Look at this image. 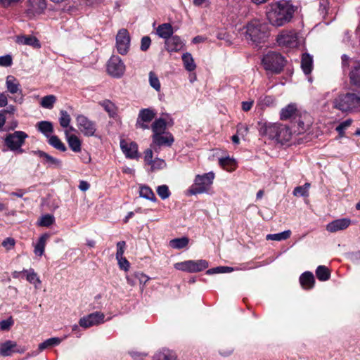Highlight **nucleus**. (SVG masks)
Instances as JSON below:
<instances>
[{
    "label": "nucleus",
    "mask_w": 360,
    "mask_h": 360,
    "mask_svg": "<svg viewBox=\"0 0 360 360\" xmlns=\"http://www.w3.org/2000/svg\"><path fill=\"white\" fill-rule=\"evenodd\" d=\"M295 11V7L290 1L280 0L271 5L266 17L271 25L281 27L291 20Z\"/></svg>",
    "instance_id": "f257e3e1"
},
{
    "label": "nucleus",
    "mask_w": 360,
    "mask_h": 360,
    "mask_svg": "<svg viewBox=\"0 0 360 360\" xmlns=\"http://www.w3.org/2000/svg\"><path fill=\"white\" fill-rule=\"evenodd\" d=\"M173 124L172 120L170 122L166 121L163 118L156 119L151 124L150 129L153 132L152 143L150 147L158 151L161 147H170L174 142V136L171 132L167 130V126Z\"/></svg>",
    "instance_id": "f03ea898"
},
{
    "label": "nucleus",
    "mask_w": 360,
    "mask_h": 360,
    "mask_svg": "<svg viewBox=\"0 0 360 360\" xmlns=\"http://www.w3.org/2000/svg\"><path fill=\"white\" fill-rule=\"evenodd\" d=\"M333 108L342 112H353L360 110V89H351L341 93L333 101Z\"/></svg>",
    "instance_id": "7ed1b4c3"
},
{
    "label": "nucleus",
    "mask_w": 360,
    "mask_h": 360,
    "mask_svg": "<svg viewBox=\"0 0 360 360\" xmlns=\"http://www.w3.org/2000/svg\"><path fill=\"white\" fill-rule=\"evenodd\" d=\"M245 38L255 45L263 43L269 37V26L257 20L250 22L246 25Z\"/></svg>",
    "instance_id": "20e7f679"
},
{
    "label": "nucleus",
    "mask_w": 360,
    "mask_h": 360,
    "mask_svg": "<svg viewBox=\"0 0 360 360\" xmlns=\"http://www.w3.org/2000/svg\"><path fill=\"white\" fill-rule=\"evenodd\" d=\"M341 68L343 73L348 72L350 84L360 89V60H353L343 54L341 56Z\"/></svg>",
    "instance_id": "39448f33"
},
{
    "label": "nucleus",
    "mask_w": 360,
    "mask_h": 360,
    "mask_svg": "<svg viewBox=\"0 0 360 360\" xmlns=\"http://www.w3.org/2000/svg\"><path fill=\"white\" fill-rule=\"evenodd\" d=\"M214 179V173L210 172L202 175L195 176L193 184L188 191L191 195L207 193Z\"/></svg>",
    "instance_id": "423d86ee"
},
{
    "label": "nucleus",
    "mask_w": 360,
    "mask_h": 360,
    "mask_svg": "<svg viewBox=\"0 0 360 360\" xmlns=\"http://www.w3.org/2000/svg\"><path fill=\"white\" fill-rule=\"evenodd\" d=\"M262 64L266 70L278 74L283 70L285 65V60L281 54L272 51L264 56Z\"/></svg>",
    "instance_id": "0eeeda50"
},
{
    "label": "nucleus",
    "mask_w": 360,
    "mask_h": 360,
    "mask_svg": "<svg viewBox=\"0 0 360 360\" xmlns=\"http://www.w3.org/2000/svg\"><path fill=\"white\" fill-rule=\"evenodd\" d=\"M28 135L22 131H15L13 133L6 134L4 139V143L7 148L13 152L22 153L24 150L22 146L25 144Z\"/></svg>",
    "instance_id": "6e6552de"
},
{
    "label": "nucleus",
    "mask_w": 360,
    "mask_h": 360,
    "mask_svg": "<svg viewBox=\"0 0 360 360\" xmlns=\"http://www.w3.org/2000/svg\"><path fill=\"white\" fill-rule=\"evenodd\" d=\"M209 266L205 259L186 260L174 264V268L177 270L190 273L199 272L205 270Z\"/></svg>",
    "instance_id": "1a4fd4ad"
},
{
    "label": "nucleus",
    "mask_w": 360,
    "mask_h": 360,
    "mask_svg": "<svg viewBox=\"0 0 360 360\" xmlns=\"http://www.w3.org/2000/svg\"><path fill=\"white\" fill-rule=\"evenodd\" d=\"M6 87L8 92L11 94H18L12 98L14 102L22 104L24 101V95L21 89L20 84L18 79L13 75H8L6 79Z\"/></svg>",
    "instance_id": "9d476101"
},
{
    "label": "nucleus",
    "mask_w": 360,
    "mask_h": 360,
    "mask_svg": "<svg viewBox=\"0 0 360 360\" xmlns=\"http://www.w3.org/2000/svg\"><path fill=\"white\" fill-rule=\"evenodd\" d=\"M77 126L86 136H93L96 131V124L84 115L76 116Z\"/></svg>",
    "instance_id": "9b49d317"
},
{
    "label": "nucleus",
    "mask_w": 360,
    "mask_h": 360,
    "mask_svg": "<svg viewBox=\"0 0 360 360\" xmlns=\"http://www.w3.org/2000/svg\"><path fill=\"white\" fill-rule=\"evenodd\" d=\"M276 41L279 46L294 48L298 45V36L294 30H283L278 36Z\"/></svg>",
    "instance_id": "f8f14e48"
},
{
    "label": "nucleus",
    "mask_w": 360,
    "mask_h": 360,
    "mask_svg": "<svg viewBox=\"0 0 360 360\" xmlns=\"http://www.w3.org/2000/svg\"><path fill=\"white\" fill-rule=\"evenodd\" d=\"M107 70L113 77L120 78L124 73L125 65L117 56H112L108 62Z\"/></svg>",
    "instance_id": "ddd939ff"
},
{
    "label": "nucleus",
    "mask_w": 360,
    "mask_h": 360,
    "mask_svg": "<svg viewBox=\"0 0 360 360\" xmlns=\"http://www.w3.org/2000/svg\"><path fill=\"white\" fill-rule=\"evenodd\" d=\"M105 322V315L101 311H95L82 317L79 321V326L88 328L98 326Z\"/></svg>",
    "instance_id": "4468645a"
},
{
    "label": "nucleus",
    "mask_w": 360,
    "mask_h": 360,
    "mask_svg": "<svg viewBox=\"0 0 360 360\" xmlns=\"http://www.w3.org/2000/svg\"><path fill=\"white\" fill-rule=\"evenodd\" d=\"M130 47V36L126 29H121L116 36V48L121 55H126Z\"/></svg>",
    "instance_id": "2eb2a0df"
},
{
    "label": "nucleus",
    "mask_w": 360,
    "mask_h": 360,
    "mask_svg": "<svg viewBox=\"0 0 360 360\" xmlns=\"http://www.w3.org/2000/svg\"><path fill=\"white\" fill-rule=\"evenodd\" d=\"M155 116V112L150 108L141 109L138 115L136 127L142 129H148L150 128L148 123L150 122Z\"/></svg>",
    "instance_id": "dca6fc26"
},
{
    "label": "nucleus",
    "mask_w": 360,
    "mask_h": 360,
    "mask_svg": "<svg viewBox=\"0 0 360 360\" xmlns=\"http://www.w3.org/2000/svg\"><path fill=\"white\" fill-rule=\"evenodd\" d=\"M25 13L29 18L41 14L46 7V0H27Z\"/></svg>",
    "instance_id": "f3484780"
},
{
    "label": "nucleus",
    "mask_w": 360,
    "mask_h": 360,
    "mask_svg": "<svg viewBox=\"0 0 360 360\" xmlns=\"http://www.w3.org/2000/svg\"><path fill=\"white\" fill-rule=\"evenodd\" d=\"M278 124L277 123H270L266 122H259V132L262 136H266L269 139L276 140Z\"/></svg>",
    "instance_id": "a211bd4d"
},
{
    "label": "nucleus",
    "mask_w": 360,
    "mask_h": 360,
    "mask_svg": "<svg viewBox=\"0 0 360 360\" xmlns=\"http://www.w3.org/2000/svg\"><path fill=\"white\" fill-rule=\"evenodd\" d=\"M352 221L349 218L338 219L332 221L326 225V230L330 233H335L347 229Z\"/></svg>",
    "instance_id": "6ab92c4d"
},
{
    "label": "nucleus",
    "mask_w": 360,
    "mask_h": 360,
    "mask_svg": "<svg viewBox=\"0 0 360 360\" xmlns=\"http://www.w3.org/2000/svg\"><path fill=\"white\" fill-rule=\"evenodd\" d=\"M184 43L177 35H172L165 42V49L168 52H178L183 49Z\"/></svg>",
    "instance_id": "aec40b11"
},
{
    "label": "nucleus",
    "mask_w": 360,
    "mask_h": 360,
    "mask_svg": "<svg viewBox=\"0 0 360 360\" xmlns=\"http://www.w3.org/2000/svg\"><path fill=\"white\" fill-rule=\"evenodd\" d=\"M120 148L127 158L134 159L138 157V146L135 142L128 143L124 140H121Z\"/></svg>",
    "instance_id": "412c9836"
},
{
    "label": "nucleus",
    "mask_w": 360,
    "mask_h": 360,
    "mask_svg": "<svg viewBox=\"0 0 360 360\" xmlns=\"http://www.w3.org/2000/svg\"><path fill=\"white\" fill-rule=\"evenodd\" d=\"M291 137L292 132L290 128L285 125L279 124L276 141L281 144H285L291 139Z\"/></svg>",
    "instance_id": "4be33fe9"
},
{
    "label": "nucleus",
    "mask_w": 360,
    "mask_h": 360,
    "mask_svg": "<svg viewBox=\"0 0 360 360\" xmlns=\"http://www.w3.org/2000/svg\"><path fill=\"white\" fill-rule=\"evenodd\" d=\"M297 114L298 112L296 108V105L293 103H290L281 109L280 112V118L282 120H286L290 118L296 120Z\"/></svg>",
    "instance_id": "5701e85b"
},
{
    "label": "nucleus",
    "mask_w": 360,
    "mask_h": 360,
    "mask_svg": "<svg viewBox=\"0 0 360 360\" xmlns=\"http://www.w3.org/2000/svg\"><path fill=\"white\" fill-rule=\"evenodd\" d=\"M152 360H178L176 353L169 349L163 348L158 351Z\"/></svg>",
    "instance_id": "b1692460"
},
{
    "label": "nucleus",
    "mask_w": 360,
    "mask_h": 360,
    "mask_svg": "<svg viewBox=\"0 0 360 360\" xmlns=\"http://www.w3.org/2000/svg\"><path fill=\"white\" fill-rule=\"evenodd\" d=\"M67 142L69 147L75 153H79L82 149V143L79 139L75 134H70L68 130L65 131Z\"/></svg>",
    "instance_id": "393cba45"
},
{
    "label": "nucleus",
    "mask_w": 360,
    "mask_h": 360,
    "mask_svg": "<svg viewBox=\"0 0 360 360\" xmlns=\"http://www.w3.org/2000/svg\"><path fill=\"white\" fill-rule=\"evenodd\" d=\"M33 153L35 155L39 156L40 158H44L45 161L44 163L47 164L49 167H61V161L59 159L53 158V156L49 155L48 153L39 150H35Z\"/></svg>",
    "instance_id": "a878e982"
},
{
    "label": "nucleus",
    "mask_w": 360,
    "mask_h": 360,
    "mask_svg": "<svg viewBox=\"0 0 360 360\" xmlns=\"http://www.w3.org/2000/svg\"><path fill=\"white\" fill-rule=\"evenodd\" d=\"M156 33L160 37L167 40L173 35L174 30L171 24L163 23L158 27Z\"/></svg>",
    "instance_id": "bb28decb"
},
{
    "label": "nucleus",
    "mask_w": 360,
    "mask_h": 360,
    "mask_svg": "<svg viewBox=\"0 0 360 360\" xmlns=\"http://www.w3.org/2000/svg\"><path fill=\"white\" fill-rule=\"evenodd\" d=\"M314 276L310 271H305L300 277V283L303 288L311 289L314 285Z\"/></svg>",
    "instance_id": "cd10ccee"
},
{
    "label": "nucleus",
    "mask_w": 360,
    "mask_h": 360,
    "mask_svg": "<svg viewBox=\"0 0 360 360\" xmlns=\"http://www.w3.org/2000/svg\"><path fill=\"white\" fill-rule=\"evenodd\" d=\"M301 68L305 75L311 73L313 68V58L307 53L302 54L301 59Z\"/></svg>",
    "instance_id": "c85d7f7f"
},
{
    "label": "nucleus",
    "mask_w": 360,
    "mask_h": 360,
    "mask_svg": "<svg viewBox=\"0 0 360 360\" xmlns=\"http://www.w3.org/2000/svg\"><path fill=\"white\" fill-rule=\"evenodd\" d=\"M37 129L46 138L50 137L53 132V124L49 121H40L37 122Z\"/></svg>",
    "instance_id": "c756f323"
},
{
    "label": "nucleus",
    "mask_w": 360,
    "mask_h": 360,
    "mask_svg": "<svg viewBox=\"0 0 360 360\" xmlns=\"http://www.w3.org/2000/svg\"><path fill=\"white\" fill-rule=\"evenodd\" d=\"M49 238V235L48 233L42 234L38 241L34 245V252L37 256H42L44 252V249L46 243V240Z\"/></svg>",
    "instance_id": "7c9ffc66"
},
{
    "label": "nucleus",
    "mask_w": 360,
    "mask_h": 360,
    "mask_svg": "<svg viewBox=\"0 0 360 360\" xmlns=\"http://www.w3.org/2000/svg\"><path fill=\"white\" fill-rule=\"evenodd\" d=\"M139 195L140 197L149 200L152 202H156L157 198L152 189L148 186H141L139 188Z\"/></svg>",
    "instance_id": "2f4dec72"
},
{
    "label": "nucleus",
    "mask_w": 360,
    "mask_h": 360,
    "mask_svg": "<svg viewBox=\"0 0 360 360\" xmlns=\"http://www.w3.org/2000/svg\"><path fill=\"white\" fill-rule=\"evenodd\" d=\"M15 346L16 343L11 340H7L4 343L0 344V354L3 356H10Z\"/></svg>",
    "instance_id": "473e14b6"
},
{
    "label": "nucleus",
    "mask_w": 360,
    "mask_h": 360,
    "mask_svg": "<svg viewBox=\"0 0 360 360\" xmlns=\"http://www.w3.org/2000/svg\"><path fill=\"white\" fill-rule=\"evenodd\" d=\"M22 272L25 273L26 279L30 283L34 285L35 288H38V286L41 284V280L39 279L37 274L34 272L33 269H24Z\"/></svg>",
    "instance_id": "72a5a7b5"
},
{
    "label": "nucleus",
    "mask_w": 360,
    "mask_h": 360,
    "mask_svg": "<svg viewBox=\"0 0 360 360\" xmlns=\"http://www.w3.org/2000/svg\"><path fill=\"white\" fill-rule=\"evenodd\" d=\"M181 58H182L184 68L186 70L191 72L195 69L196 65L194 62L192 55L190 53H188V52L184 53L182 55Z\"/></svg>",
    "instance_id": "f704fd0d"
},
{
    "label": "nucleus",
    "mask_w": 360,
    "mask_h": 360,
    "mask_svg": "<svg viewBox=\"0 0 360 360\" xmlns=\"http://www.w3.org/2000/svg\"><path fill=\"white\" fill-rule=\"evenodd\" d=\"M48 139H49L48 142L51 146H53V148H55L56 149H57L60 151H62V152L66 151V150H67L66 146L60 140V139L57 136L51 135V136H50V137H48Z\"/></svg>",
    "instance_id": "c9c22d12"
},
{
    "label": "nucleus",
    "mask_w": 360,
    "mask_h": 360,
    "mask_svg": "<svg viewBox=\"0 0 360 360\" xmlns=\"http://www.w3.org/2000/svg\"><path fill=\"white\" fill-rule=\"evenodd\" d=\"M317 278L321 281H328L330 277V272L326 266H319L316 270Z\"/></svg>",
    "instance_id": "e433bc0d"
},
{
    "label": "nucleus",
    "mask_w": 360,
    "mask_h": 360,
    "mask_svg": "<svg viewBox=\"0 0 360 360\" xmlns=\"http://www.w3.org/2000/svg\"><path fill=\"white\" fill-rule=\"evenodd\" d=\"M18 42L24 45H29L34 48H39V41L34 37H25L22 36L18 39Z\"/></svg>",
    "instance_id": "4c0bfd02"
},
{
    "label": "nucleus",
    "mask_w": 360,
    "mask_h": 360,
    "mask_svg": "<svg viewBox=\"0 0 360 360\" xmlns=\"http://www.w3.org/2000/svg\"><path fill=\"white\" fill-rule=\"evenodd\" d=\"M61 342V340L59 338H51L39 345V350L40 352L45 349L55 347L58 345Z\"/></svg>",
    "instance_id": "58836bf2"
},
{
    "label": "nucleus",
    "mask_w": 360,
    "mask_h": 360,
    "mask_svg": "<svg viewBox=\"0 0 360 360\" xmlns=\"http://www.w3.org/2000/svg\"><path fill=\"white\" fill-rule=\"evenodd\" d=\"M189 240L187 237L177 238L169 241V245L174 249H182L187 246Z\"/></svg>",
    "instance_id": "ea45409f"
},
{
    "label": "nucleus",
    "mask_w": 360,
    "mask_h": 360,
    "mask_svg": "<svg viewBox=\"0 0 360 360\" xmlns=\"http://www.w3.org/2000/svg\"><path fill=\"white\" fill-rule=\"evenodd\" d=\"M56 97L54 95H48L41 98L40 105L46 109H52L56 102Z\"/></svg>",
    "instance_id": "a19ab883"
},
{
    "label": "nucleus",
    "mask_w": 360,
    "mask_h": 360,
    "mask_svg": "<svg viewBox=\"0 0 360 360\" xmlns=\"http://www.w3.org/2000/svg\"><path fill=\"white\" fill-rule=\"evenodd\" d=\"M290 234L291 231L290 230H287L278 233L268 234L266 238V240L281 241L288 239L290 236Z\"/></svg>",
    "instance_id": "79ce46f5"
},
{
    "label": "nucleus",
    "mask_w": 360,
    "mask_h": 360,
    "mask_svg": "<svg viewBox=\"0 0 360 360\" xmlns=\"http://www.w3.org/2000/svg\"><path fill=\"white\" fill-rule=\"evenodd\" d=\"M102 107L109 114L110 117H114L117 115V108L115 104L109 100H105L101 103Z\"/></svg>",
    "instance_id": "37998d69"
},
{
    "label": "nucleus",
    "mask_w": 360,
    "mask_h": 360,
    "mask_svg": "<svg viewBox=\"0 0 360 360\" xmlns=\"http://www.w3.org/2000/svg\"><path fill=\"white\" fill-rule=\"evenodd\" d=\"M310 186L309 183H305L303 186H297L293 190V195L295 196H308V190Z\"/></svg>",
    "instance_id": "c03bdc74"
},
{
    "label": "nucleus",
    "mask_w": 360,
    "mask_h": 360,
    "mask_svg": "<svg viewBox=\"0 0 360 360\" xmlns=\"http://www.w3.org/2000/svg\"><path fill=\"white\" fill-rule=\"evenodd\" d=\"M149 84L156 91L159 92L161 89V85L158 76L153 72H149Z\"/></svg>",
    "instance_id": "a18cd8bd"
},
{
    "label": "nucleus",
    "mask_w": 360,
    "mask_h": 360,
    "mask_svg": "<svg viewBox=\"0 0 360 360\" xmlns=\"http://www.w3.org/2000/svg\"><path fill=\"white\" fill-rule=\"evenodd\" d=\"M60 117L59 118V122L60 126L63 128H66L69 127L70 123V116L65 110H60Z\"/></svg>",
    "instance_id": "49530a36"
},
{
    "label": "nucleus",
    "mask_w": 360,
    "mask_h": 360,
    "mask_svg": "<svg viewBox=\"0 0 360 360\" xmlns=\"http://www.w3.org/2000/svg\"><path fill=\"white\" fill-rule=\"evenodd\" d=\"M274 101V98L271 96H260L257 101V105H259L262 108L264 107H267L273 104Z\"/></svg>",
    "instance_id": "de8ad7c7"
},
{
    "label": "nucleus",
    "mask_w": 360,
    "mask_h": 360,
    "mask_svg": "<svg viewBox=\"0 0 360 360\" xmlns=\"http://www.w3.org/2000/svg\"><path fill=\"white\" fill-rule=\"evenodd\" d=\"M54 221H55L54 217L52 214H47L43 215L41 217L39 224L41 226L49 227L51 225H52Z\"/></svg>",
    "instance_id": "09e8293b"
},
{
    "label": "nucleus",
    "mask_w": 360,
    "mask_h": 360,
    "mask_svg": "<svg viewBox=\"0 0 360 360\" xmlns=\"http://www.w3.org/2000/svg\"><path fill=\"white\" fill-rule=\"evenodd\" d=\"M232 267L229 266H217L215 268L210 269L207 271L206 274L208 275L214 274H224L229 273L233 271Z\"/></svg>",
    "instance_id": "8fccbe9b"
},
{
    "label": "nucleus",
    "mask_w": 360,
    "mask_h": 360,
    "mask_svg": "<svg viewBox=\"0 0 360 360\" xmlns=\"http://www.w3.org/2000/svg\"><path fill=\"white\" fill-rule=\"evenodd\" d=\"M329 11V2L328 0H319V14L323 18H325L328 15Z\"/></svg>",
    "instance_id": "3c124183"
},
{
    "label": "nucleus",
    "mask_w": 360,
    "mask_h": 360,
    "mask_svg": "<svg viewBox=\"0 0 360 360\" xmlns=\"http://www.w3.org/2000/svg\"><path fill=\"white\" fill-rule=\"evenodd\" d=\"M157 193L162 199L165 200L170 196V191L167 185H161L158 186L156 189Z\"/></svg>",
    "instance_id": "603ef678"
},
{
    "label": "nucleus",
    "mask_w": 360,
    "mask_h": 360,
    "mask_svg": "<svg viewBox=\"0 0 360 360\" xmlns=\"http://www.w3.org/2000/svg\"><path fill=\"white\" fill-rule=\"evenodd\" d=\"M149 165L151 166V169L153 171H154V170H158V169H161L165 168L166 167V162L162 159L156 158V159L153 160L150 163Z\"/></svg>",
    "instance_id": "864d4df0"
},
{
    "label": "nucleus",
    "mask_w": 360,
    "mask_h": 360,
    "mask_svg": "<svg viewBox=\"0 0 360 360\" xmlns=\"http://www.w3.org/2000/svg\"><path fill=\"white\" fill-rule=\"evenodd\" d=\"M1 245L6 250H11L15 247V240L13 238L8 237L3 240Z\"/></svg>",
    "instance_id": "5fc2aeb1"
},
{
    "label": "nucleus",
    "mask_w": 360,
    "mask_h": 360,
    "mask_svg": "<svg viewBox=\"0 0 360 360\" xmlns=\"http://www.w3.org/2000/svg\"><path fill=\"white\" fill-rule=\"evenodd\" d=\"M13 323L14 322L12 317H9L6 320H2L0 321V330L3 331L8 330Z\"/></svg>",
    "instance_id": "6e6d98bb"
},
{
    "label": "nucleus",
    "mask_w": 360,
    "mask_h": 360,
    "mask_svg": "<svg viewBox=\"0 0 360 360\" xmlns=\"http://www.w3.org/2000/svg\"><path fill=\"white\" fill-rule=\"evenodd\" d=\"M13 64V58L11 55L7 54L0 56V66L10 67Z\"/></svg>",
    "instance_id": "4d7b16f0"
},
{
    "label": "nucleus",
    "mask_w": 360,
    "mask_h": 360,
    "mask_svg": "<svg viewBox=\"0 0 360 360\" xmlns=\"http://www.w3.org/2000/svg\"><path fill=\"white\" fill-rule=\"evenodd\" d=\"M125 248H126L125 241H119L117 243L116 259L122 258V257H123Z\"/></svg>",
    "instance_id": "13d9d810"
},
{
    "label": "nucleus",
    "mask_w": 360,
    "mask_h": 360,
    "mask_svg": "<svg viewBox=\"0 0 360 360\" xmlns=\"http://www.w3.org/2000/svg\"><path fill=\"white\" fill-rule=\"evenodd\" d=\"M151 39L149 37L145 36L142 37L140 46L141 50L143 51H146L149 49Z\"/></svg>",
    "instance_id": "bf43d9fd"
},
{
    "label": "nucleus",
    "mask_w": 360,
    "mask_h": 360,
    "mask_svg": "<svg viewBox=\"0 0 360 360\" xmlns=\"http://www.w3.org/2000/svg\"><path fill=\"white\" fill-rule=\"evenodd\" d=\"M134 278L139 281L140 284L145 285L149 280V277L142 272H134Z\"/></svg>",
    "instance_id": "052dcab7"
},
{
    "label": "nucleus",
    "mask_w": 360,
    "mask_h": 360,
    "mask_svg": "<svg viewBox=\"0 0 360 360\" xmlns=\"http://www.w3.org/2000/svg\"><path fill=\"white\" fill-rule=\"evenodd\" d=\"M348 257L354 264L360 265V250L349 253Z\"/></svg>",
    "instance_id": "680f3d73"
},
{
    "label": "nucleus",
    "mask_w": 360,
    "mask_h": 360,
    "mask_svg": "<svg viewBox=\"0 0 360 360\" xmlns=\"http://www.w3.org/2000/svg\"><path fill=\"white\" fill-rule=\"evenodd\" d=\"M117 260L121 269H123L125 271L129 270L130 264L125 257H122V258L117 259Z\"/></svg>",
    "instance_id": "e2e57ef3"
},
{
    "label": "nucleus",
    "mask_w": 360,
    "mask_h": 360,
    "mask_svg": "<svg viewBox=\"0 0 360 360\" xmlns=\"http://www.w3.org/2000/svg\"><path fill=\"white\" fill-rule=\"evenodd\" d=\"M20 0H0V4L5 8L11 6L18 3Z\"/></svg>",
    "instance_id": "0e129e2a"
},
{
    "label": "nucleus",
    "mask_w": 360,
    "mask_h": 360,
    "mask_svg": "<svg viewBox=\"0 0 360 360\" xmlns=\"http://www.w3.org/2000/svg\"><path fill=\"white\" fill-rule=\"evenodd\" d=\"M144 153V160L148 165H150V163L153 160V150L151 149H147Z\"/></svg>",
    "instance_id": "69168bd1"
},
{
    "label": "nucleus",
    "mask_w": 360,
    "mask_h": 360,
    "mask_svg": "<svg viewBox=\"0 0 360 360\" xmlns=\"http://www.w3.org/2000/svg\"><path fill=\"white\" fill-rule=\"evenodd\" d=\"M15 111H16V108L13 105H7L6 108L2 110L0 112L1 113H4V115H5V114H6V113L10 114V115H13L15 112Z\"/></svg>",
    "instance_id": "338daca9"
},
{
    "label": "nucleus",
    "mask_w": 360,
    "mask_h": 360,
    "mask_svg": "<svg viewBox=\"0 0 360 360\" xmlns=\"http://www.w3.org/2000/svg\"><path fill=\"white\" fill-rule=\"evenodd\" d=\"M253 103V101H243L241 103L243 110L245 112L249 111L252 108Z\"/></svg>",
    "instance_id": "774afa93"
}]
</instances>
